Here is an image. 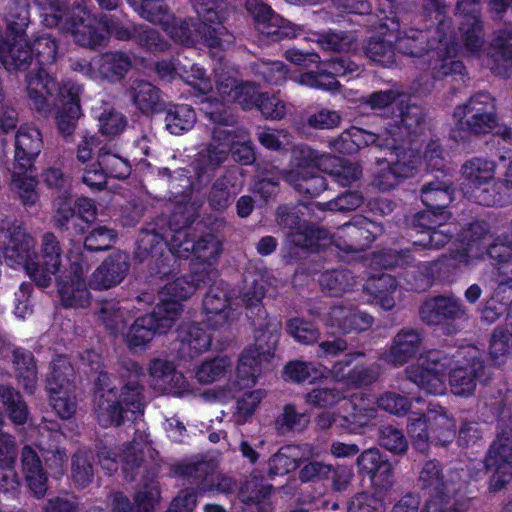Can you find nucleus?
Masks as SVG:
<instances>
[{"mask_svg": "<svg viewBox=\"0 0 512 512\" xmlns=\"http://www.w3.org/2000/svg\"><path fill=\"white\" fill-rule=\"evenodd\" d=\"M63 259L61 243L53 233L46 232L41 237L39 252H34L26 266V273L41 288L49 287L55 276L62 305L65 308H86L91 301L85 281L89 263L82 253L77 254L70 260L69 269L59 274Z\"/></svg>", "mask_w": 512, "mask_h": 512, "instance_id": "obj_1", "label": "nucleus"}, {"mask_svg": "<svg viewBox=\"0 0 512 512\" xmlns=\"http://www.w3.org/2000/svg\"><path fill=\"white\" fill-rule=\"evenodd\" d=\"M145 376L144 367L133 360L123 364L120 388L113 383L108 372H99L94 384V402L100 426L119 427L123 425L128 412L133 415L144 412Z\"/></svg>", "mask_w": 512, "mask_h": 512, "instance_id": "obj_2", "label": "nucleus"}, {"mask_svg": "<svg viewBox=\"0 0 512 512\" xmlns=\"http://www.w3.org/2000/svg\"><path fill=\"white\" fill-rule=\"evenodd\" d=\"M206 277L204 271H191L161 287L160 301L153 311L137 317L125 334L127 346L130 349L144 348L156 334H166L179 318L182 302L205 283Z\"/></svg>", "mask_w": 512, "mask_h": 512, "instance_id": "obj_3", "label": "nucleus"}, {"mask_svg": "<svg viewBox=\"0 0 512 512\" xmlns=\"http://www.w3.org/2000/svg\"><path fill=\"white\" fill-rule=\"evenodd\" d=\"M59 44L52 34L38 35L32 44L27 39L22 41L17 50L19 63L13 72L27 71L25 75L26 90L34 108L41 112L48 110V98L58 89V81L47 67L54 64L58 55ZM18 54V52H15Z\"/></svg>", "mask_w": 512, "mask_h": 512, "instance_id": "obj_4", "label": "nucleus"}, {"mask_svg": "<svg viewBox=\"0 0 512 512\" xmlns=\"http://www.w3.org/2000/svg\"><path fill=\"white\" fill-rule=\"evenodd\" d=\"M453 118L455 124L450 130V138L467 147L473 139L488 135L497 127L495 99L488 92H478L466 103L455 107Z\"/></svg>", "mask_w": 512, "mask_h": 512, "instance_id": "obj_5", "label": "nucleus"}, {"mask_svg": "<svg viewBox=\"0 0 512 512\" xmlns=\"http://www.w3.org/2000/svg\"><path fill=\"white\" fill-rule=\"evenodd\" d=\"M49 10L46 21L70 32L79 46L97 49L105 44L106 35L103 30L93 23H86L89 12L80 1L74 0L70 4L68 0H51Z\"/></svg>", "mask_w": 512, "mask_h": 512, "instance_id": "obj_6", "label": "nucleus"}, {"mask_svg": "<svg viewBox=\"0 0 512 512\" xmlns=\"http://www.w3.org/2000/svg\"><path fill=\"white\" fill-rule=\"evenodd\" d=\"M135 258L140 262L147 261L149 276L160 280L175 276L180 270L175 249L171 246V238L156 231L155 227L142 228L136 241Z\"/></svg>", "mask_w": 512, "mask_h": 512, "instance_id": "obj_7", "label": "nucleus"}, {"mask_svg": "<svg viewBox=\"0 0 512 512\" xmlns=\"http://www.w3.org/2000/svg\"><path fill=\"white\" fill-rule=\"evenodd\" d=\"M266 330L255 334L252 346L245 348L238 359L236 377L242 388L253 387L265 364L274 358L281 332L278 323H268Z\"/></svg>", "mask_w": 512, "mask_h": 512, "instance_id": "obj_8", "label": "nucleus"}, {"mask_svg": "<svg viewBox=\"0 0 512 512\" xmlns=\"http://www.w3.org/2000/svg\"><path fill=\"white\" fill-rule=\"evenodd\" d=\"M373 28L380 34H383L394 40L396 50L399 53L413 57L421 58L429 55L434 49L435 41L429 40L427 30L409 28L401 30L400 18L397 11H390L387 15L386 9H379L377 22Z\"/></svg>", "mask_w": 512, "mask_h": 512, "instance_id": "obj_9", "label": "nucleus"}, {"mask_svg": "<svg viewBox=\"0 0 512 512\" xmlns=\"http://www.w3.org/2000/svg\"><path fill=\"white\" fill-rule=\"evenodd\" d=\"M197 215L194 213L174 212L168 221V227L171 231V246L175 249L177 263L180 260H187L190 256L201 261H208L213 257L214 249L213 236L207 234L195 239L191 235V230Z\"/></svg>", "mask_w": 512, "mask_h": 512, "instance_id": "obj_10", "label": "nucleus"}, {"mask_svg": "<svg viewBox=\"0 0 512 512\" xmlns=\"http://www.w3.org/2000/svg\"><path fill=\"white\" fill-rule=\"evenodd\" d=\"M467 316L462 300L453 295H436L426 298L419 307V317L428 326L440 327L446 335L459 331L458 322Z\"/></svg>", "mask_w": 512, "mask_h": 512, "instance_id": "obj_11", "label": "nucleus"}, {"mask_svg": "<svg viewBox=\"0 0 512 512\" xmlns=\"http://www.w3.org/2000/svg\"><path fill=\"white\" fill-rule=\"evenodd\" d=\"M277 220L288 229V242L295 248L309 252H318L330 240L329 232L305 219L294 210L279 208Z\"/></svg>", "mask_w": 512, "mask_h": 512, "instance_id": "obj_12", "label": "nucleus"}, {"mask_svg": "<svg viewBox=\"0 0 512 512\" xmlns=\"http://www.w3.org/2000/svg\"><path fill=\"white\" fill-rule=\"evenodd\" d=\"M453 364V357L443 351L429 352L427 363L411 365L405 370L407 379L428 394L438 395L445 391V376Z\"/></svg>", "mask_w": 512, "mask_h": 512, "instance_id": "obj_13", "label": "nucleus"}, {"mask_svg": "<svg viewBox=\"0 0 512 512\" xmlns=\"http://www.w3.org/2000/svg\"><path fill=\"white\" fill-rule=\"evenodd\" d=\"M96 215L97 209L92 199L80 197L73 205L64 199L53 215V225L73 239L87 231Z\"/></svg>", "mask_w": 512, "mask_h": 512, "instance_id": "obj_14", "label": "nucleus"}, {"mask_svg": "<svg viewBox=\"0 0 512 512\" xmlns=\"http://www.w3.org/2000/svg\"><path fill=\"white\" fill-rule=\"evenodd\" d=\"M363 351H353L344 354L343 358L334 362L330 373L333 379L348 387L363 388L375 383L380 376V366L377 363L366 365L358 362L364 358Z\"/></svg>", "mask_w": 512, "mask_h": 512, "instance_id": "obj_15", "label": "nucleus"}, {"mask_svg": "<svg viewBox=\"0 0 512 512\" xmlns=\"http://www.w3.org/2000/svg\"><path fill=\"white\" fill-rule=\"evenodd\" d=\"M401 149L390 150L396 155V160L387 162L385 168H380L373 176L372 184L382 192L394 189L405 179L412 177L417 170L419 155L412 149H407L405 141L399 140Z\"/></svg>", "mask_w": 512, "mask_h": 512, "instance_id": "obj_16", "label": "nucleus"}, {"mask_svg": "<svg viewBox=\"0 0 512 512\" xmlns=\"http://www.w3.org/2000/svg\"><path fill=\"white\" fill-rule=\"evenodd\" d=\"M382 226L364 216H356L337 229L334 243L345 253L366 250L381 234Z\"/></svg>", "mask_w": 512, "mask_h": 512, "instance_id": "obj_17", "label": "nucleus"}, {"mask_svg": "<svg viewBox=\"0 0 512 512\" xmlns=\"http://www.w3.org/2000/svg\"><path fill=\"white\" fill-rule=\"evenodd\" d=\"M356 467L358 474L368 477L376 491L385 493L393 487V466L378 448L362 451L357 457Z\"/></svg>", "mask_w": 512, "mask_h": 512, "instance_id": "obj_18", "label": "nucleus"}, {"mask_svg": "<svg viewBox=\"0 0 512 512\" xmlns=\"http://www.w3.org/2000/svg\"><path fill=\"white\" fill-rule=\"evenodd\" d=\"M81 86L71 81L58 85L54 92L58 96L61 107L56 113V124L60 135L70 141L77 127L78 120L82 115L80 105Z\"/></svg>", "mask_w": 512, "mask_h": 512, "instance_id": "obj_19", "label": "nucleus"}, {"mask_svg": "<svg viewBox=\"0 0 512 512\" xmlns=\"http://www.w3.org/2000/svg\"><path fill=\"white\" fill-rule=\"evenodd\" d=\"M232 291L230 285L220 280L214 282L203 299L205 323L210 330H219L228 325L231 314Z\"/></svg>", "mask_w": 512, "mask_h": 512, "instance_id": "obj_20", "label": "nucleus"}, {"mask_svg": "<svg viewBox=\"0 0 512 512\" xmlns=\"http://www.w3.org/2000/svg\"><path fill=\"white\" fill-rule=\"evenodd\" d=\"M339 427L349 433H358L369 426L377 416V406L369 396L353 393L341 406Z\"/></svg>", "mask_w": 512, "mask_h": 512, "instance_id": "obj_21", "label": "nucleus"}, {"mask_svg": "<svg viewBox=\"0 0 512 512\" xmlns=\"http://www.w3.org/2000/svg\"><path fill=\"white\" fill-rule=\"evenodd\" d=\"M42 148L43 139L40 130L28 124L21 125L15 136L13 170L16 176L27 174L32 170Z\"/></svg>", "mask_w": 512, "mask_h": 512, "instance_id": "obj_22", "label": "nucleus"}, {"mask_svg": "<svg viewBox=\"0 0 512 512\" xmlns=\"http://www.w3.org/2000/svg\"><path fill=\"white\" fill-rule=\"evenodd\" d=\"M486 253L492 264L497 268L495 280L497 286L494 288V297H501L502 300L510 301L512 298V277L507 275V270L512 259V239L508 236H498L491 242Z\"/></svg>", "mask_w": 512, "mask_h": 512, "instance_id": "obj_23", "label": "nucleus"}, {"mask_svg": "<svg viewBox=\"0 0 512 512\" xmlns=\"http://www.w3.org/2000/svg\"><path fill=\"white\" fill-rule=\"evenodd\" d=\"M423 334L413 328H402L393 338L389 349L380 354V360L395 367L414 358L420 350Z\"/></svg>", "mask_w": 512, "mask_h": 512, "instance_id": "obj_24", "label": "nucleus"}, {"mask_svg": "<svg viewBox=\"0 0 512 512\" xmlns=\"http://www.w3.org/2000/svg\"><path fill=\"white\" fill-rule=\"evenodd\" d=\"M130 269V258L125 252L110 254L93 272L89 287L94 290L109 289L120 284Z\"/></svg>", "mask_w": 512, "mask_h": 512, "instance_id": "obj_25", "label": "nucleus"}, {"mask_svg": "<svg viewBox=\"0 0 512 512\" xmlns=\"http://www.w3.org/2000/svg\"><path fill=\"white\" fill-rule=\"evenodd\" d=\"M373 324V317L356 307L334 305L330 308L325 325L335 328L341 334L360 333L368 330Z\"/></svg>", "mask_w": 512, "mask_h": 512, "instance_id": "obj_26", "label": "nucleus"}, {"mask_svg": "<svg viewBox=\"0 0 512 512\" xmlns=\"http://www.w3.org/2000/svg\"><path fill=\"white\" fill-rule=\"evenodd\" d=\"M418 482L420 488L429 495L428 499L437 498V500L443 501L448 499H464L458 493H452L449 482L444 478L443 467L436 459L428 460L424 463Z\"/></svg>", "mask_w": 512, "mask_h": 512, "instance_id": "obj_27", "label": "nucleus"}, {"mask_svg": "<svg viewBox=\"0 0 512 512\" xmlns=\"http://www.w3.org/2000/svg\"><path fill=\"white\" fill-rule=\"evenodd\" d=\"M129 98L143 115L150 116L165 111L166 102L162 91L146 80H135L128 90Z\"/></svg>", "mask_w": 512, "mask_h": 512, "instance_id": "obj_28", "label": "nucleus"}, {"mask_svg": "<svg viewBox=\"0 0 512 512\" xmlns=\"http://www.w3.org/2000/svg\"><path fill=\"white\" fill-rule=\"evenodd\" d=\"M21 465L27 487L35 498H43L48 490L47 473L38 453L29 445L22 448Z\"/></svg>", "mask_w": 512, "mask_h": 512, "instance_id": "obj_29", "label": "nucleus"}, {"mask_svg": "<svg viewBox=\"0 0 512 512\" xmlns=\"http://www.w3.org/2000/svg\"><path fill=\"white\" fill-rule=\"evenodd\" d=\"M266 290L262 284L254 281L244 292L243 302L246 309V316L250 324L255 328V334L266 330L268 323H278L279 329L281 328L280 322L276 318L270 317L263 305Z\"/></svg>", "mask_w": 512, "mask_h": 512, "instance_id": "obj_30", "label": "nucleus"}, {"mask_svg": "<svg viewBox=\"0 0 512 512\" xmlns=\"http://www.w3.org/2000/svg\"><path fill=\"white\" fill-rule=\"evenodd\" d=\"M34 238L22 226H14L4 247V256L9 265H23L26 269L34 255Z\"/></svg>", "mask_w": 512, "mask_h": 512, "instance_id": "obj_31", "label": "nucleus"}, {"mask_svg": "<svg viewBox=\"0 0 512 512\" xmlns=\"http://www.w3.org/2000/svg\"><path fill=\"white\" fill-rule=\"evenodd\" d=\"M430 436L429 445L448 446L456 436V424L447 410L439 403L429 402Z\"/></svg>", "mask_w": 512, "mask_h": 512, "instance_id": "obj_32", "label": "nucleus"}, {"mask_svg": "<svg viewBox=\"0 0 512 512\" xmlns=\"http://www.w3.org/2000/svg\"><path fill=\"white\" fill-rule=\"evenodd\" d=\"M485 366L479 359L473 358L464 366L448 370L451 391L457 396H469L475 391L477 380L484 374Z\"/></svg>", "mask_w": 512, "mask_h": 512, "instance_id": "obj_33", "label": "nucleus"}, {"mask_svg": "<svg viewBox=\"0 0 512 512\" xmlns=\"http://www.w3.org/2000/svg\"><path fill=\"white\" fill-rule=\"evenodd\" d=\"M258 471H253L251 477L240 488L239 498L248 505L255 506L257 512H272L271 494L274 490L273 485L264 483Z\"/></svg>", "mask_w": 512, "mask_h": 512, "instance_id": "obj_34", "label": "nucleus"}, {"mask_svg": "<svg viewBox=\"0 0 512 512\" xmlns=\"http://www.w3.org/2000/svg\"><path fill=\"white\" fill-rule=\"evenodd\" d=\"M98 75L110 83L125 78L132 67L131 58L123 51H108L95 57Z\"/></svg>", "mask_w": 512, "mask_h": 512, "instance_id": "obj_35", "label": "nucleus"}, {"mask_svg": "<svg viewBox=\"0 0 512 512\" xmlns=\"http://www.w3.org/2000/svg\"><path fill=\"white\" fill-rule=\"evenodd\" d=\"M398 286L395 276L380 272L371 274L364 284V290L382 309L388 311L395 306L393 293Z\"/></svg>", "mask_w": 512, "mask_h": 512, "instance_id": "obj_36", "label": "nucleus"}, {"mask_svg": "<svg viewBox=\"0 0 512 512\" xmlns=\"http://www.w3.org/2000/svg\"><path fill=\"white\" fill-rule=\"evenodd\" d=\"M175 475L186 479L190 484L196 485L199 492H207L213 490L214 483V467L208 461H197L191 463H177L172 466Z\"/></svg>", "mask_w": 512, "mask_h": 512, "instance_id": "obj_37", "label": "nucleus"}, {"mask_svg": "<svg viewBox=\"0 0 512 512\" xmlns=\"http://www.w3.org/2000/svg\"><path fill=\"white\" fill-rule=\"evenodd\" d=\"M470 9V12H459L463 14L459 32L464 48L471 54H478L485 43L484 27L476 8Z\"/></svg>", "mask_w": 512, "mask_h": 512, "instance_id": "obj_38", "label": "nucleus"}, {"mask_svg": "<svg viewBox=\"0 0 512 512\" xmlns=\"http://www.w3.org/2000/svg\"><path fill=\"white\" fill-rule=\"evenodd\" d=\"M75 371L68 358L58 355L50 365V372L46 378L48 393H62L75 390Z\"/></svg>", "mask_w": 512, "mask_h": 512, "instance_id": "obj_39", "label": "nucleus"}, {"mask_svg": "<svg viewBox=\"0 0 512 512\" xmlns=\"http://www.w3.org/2000/svg\"><path fill=\"white\" fill-rule=\"evenodd\" d=\"M452 183L435 180L425 183L420 190V199L426 208L440 213H449L447 207L454 199Z\"/></svg>", "mask_w": 512, "mask_h": 512, "instance_id": "obj_40", "label": "nucleus"}, {"mask_svg": "<svg viewBox=\"0 0 512 512\" xmlns=\"http://www.w3.org/2000/svg\"><path fill=\"white\" fill-rule=\"evenodd\" d=\"M12 363L19 382L24 390L34 393L37 386L38 369L33 353L23 347H16L12 351Z\"/></svg>", "mask_w": 512, "mask_h": 512, "instance_id": "obj_41", "label": "nucleus"}, {"mask_svg": "<svg viewBox=\"0 0 512 512\" xmlns=\"http://www.w3.org/2000/svg\"><path fill=\"white\" fill-rule=\"evenodd\" d=\"M199 22L222 25L236 12L227 0H191Z\"/></svg>", "mask_w": 512, "mask_h": 512, "instance_id": "obj_42", "label": "nucleus"}, {"mask_svg": "<svg viewBox=\"0 0 512 512\" xmlns=\"http://www.w3.org/2000/svg\"><path fill=\"white\" fill-rule=\"evenodd\" d=\"M217 90L221 95L232 96L234 102L243 110L256 108L261 93L257 87L250 83L237 84L235 79L228 77L225 82L217 81Z\"/></svg>", "mask_w": 512, "mask_h": 512, "instance_id": "obj_43", "label": "nucleus"}, {"mask_svg": "<svg viewBox=\"0 0 512 512\" xmlns=\"http://www.w3.org/2000/svg\"><path fill=\"white\" fill-rule=\"evenodd\" d=\"M496 163L485 157H473L462 165V176L475 188V195L494 179Z\"/></svg>", "mask_w": 512, "mask_h": 512, "instance_id": "obj_44", "label": "nucleus"}, {"mask_svg": "<svg viewBox=\"0 0 512 512\" xmlns=\"http://www.w3.org/2000/svg\"><path fill=\"white\" fill-rule=\"evenodd\" d=\"M287 177L294 189L306 198H316L328 187L327 180L320 174L319 169L290 171Z\"/></svg>", "mask_w": 512, "mask_h": 512, "instance_id": "obj_45", "label": "nucleus"}, {"mask_svg": "<svg viewBox=\"0 0 512 512\" xmlns=\"http://www.w3.org/2000/svg\"><path fill=\"white\" fill-rule=\"evenodd\" d=\"M326 367L319 363L292 360L285 364L283 376L296 384H316L325 378Z\"/></svg>", "mask_w": 512, "mask_h": 512, "instance_id": "obj_46", "label": "nucleus"}, {"mask_svg": "<svg viewBox=\"0 0 512 512\" xmlns=\"http://www.w3.org/2000/svg\"><path fill=\"white\" fill-rule=\"evenodd\" d=\"M236 195L235 177L231 174H224L213 182L207 196V201L213 211L223 212L234 201Z\"/></svg>", "mask_w": 512, "mask_h": 512, "instance_id": "obj_47", "label": "nucleus"}, {"mask_svg": "<svg viewBox=\"0 0 512 512\" xmlns=\"http://www.w3.org/2000/svg\"><path fill=\"white\" fill-rule=\"evenodd\" d=\"M203 325L207 326L205 320L202 323H189L180 332L183 334L180 349L186 351L190 357L200 355L211 346L212 336Z\"/></svg>", "mask_w": 512, "mask_h": 512, "instance_id": "obj_48", "label": "nucleus"}, {"mask_svg": "<svg viewBox=\"0 0 512 512\" xmlns=\"http://www.w3.org/2000/svg\"><path fill=\"white\" fill-rule=\"evenodd\" d=\"M166 129L174 135L190 130L196 122V113L188 104H166Z\"/></svg>", "mask_w": 512, "mask_h": 512, "instance_id": "obj_49", "label": "nucleus"}, {"mask_svg": "<svg viewBox=\"0 0 512 512\" xmlns=\"http://www.w3.org/2000/svg\"><path fill=\"white\" fill-rule=\"evenodd\" d=\"M346 131L358 146V150H361L362 148L368 147L370 145H374L380 149L387 150L401 149L399 140L390 130L386 131L383 135H379L356 126H351L350 128L346 129Z\"/></svg>", "mask_w": 512, "mask_h": 512, "instance_id": "obj_50", "label": "nucleus"}, {"mask_svg": "<svg viewBox=\"0 0 512 512\" xmlns=\"http://www.w3.org/2000/svg\"><path fill=\"white\" fill-rule=\"evenodd\" d=\"M129 6L144 20L153 24H167L172 13L165 0H126Z\"/></svg>", "mask_w": 512, "mask_h": 512, "instance_id": "obj_51", "label": "nucleus"}, {"mask_svg": "<svg viewBox=\"0 0 512 512\" xmlns=\"http://www.w3.org/2000/svg\"><path fill=\"white\" fill-rule=\"evenodd\" d=\"M476 202L483 206L504 207L512 204V179L495 180L491 187L482 189L475 195Z\"/></svg>", "mask_w": 512, "mask_h": 512, "instance_id": "obj_52", "label": "nucleus"}, {"mask_svg": "<svg viewBox=\"0 0 512 512\" xmlns=\"http://www.w3.org/2000/svg\"><path fill=\"white\" fill-rule=\"evenodd\" d=\"M0 401L11 422L23 425L28 418V407L21 393L9 385H0Z\"/></svg>", "mask_w": 512, "mask_h": 512, "instance_id": "obj_53", "label": "nucleus"}, {"mask_svg": "<svg viewBox=\"0 0 512 512\" xmlns=\"http://www.w3.org/2000/svg\"><path fill=\"white\" fill-rule=\"evenodd\" d=\"M198 24L195 19H177L172 14V20L162 27L163 30L175 41L187 47L197 46Z\"/></svg>", "mask_w": 512, "mask_h": 512, "instance_id": "obj_54", "label": "nucleus"}, {"mask_svg": "<svg viewBox=\"0 0 512 512\" xmlns=\"http://www.w3.org/2000/svg\"><path fill=\"white\" fill-rule=\"evenodd\" d=\"M404 268L400 277L406 290L421 293L433 286V276L428 262H420L417 265L411 263Z\"/></svg>", "mask_w": 512, "mask_h": 512, "instance_id": "obj_55", "label": "nucleus"}, {"mask_svg": "<svg viewBox=\"0 0 512 512\" xmlns=\"http://www.w3.org/2000/svg\"><path fill=\"white\" fill-rule=\"evenodd\" d=\"M354 276L348 269L325 270L319 277V284L330 296H341L354 285Z\"/></svg>", "mask_w": 512, "mask_h": 512, "instance_id": "obj_56", "label": "nucleus"}, {"mask_svg": "<svg viewBox=\"0 0 512 512\" xmlns=\"http://www.w3.org/2000/svg\"><path fill=\"white\" fill-rule=\"evenodd\" d=\"M493 50L488 58L491 72L495 76L509 78L512 74V45L505 39L497 38L494 40Z\"/></svg>", "mask_w": 512, "mask_h": 512, "instance_id": "obj_57", "label": "nucleus"}, {"mask_svg": "<svg viewBox=\"0 0 512 512\" xmlns=\"http://www.w3.org/2000/svg\"><path fill=\"white\" fill-rule=\"evenodd\" d=\"M396 46L392 40L371 37L364 46V54L372 62L382 67H392L396 63Z\"/></svg>", "mask_w": 512, "mask_h": 512, "instance_id": "obj_58", "label": "nucleus"}, {"mask_svg": "<svg viewBox=\"0 0 512 512\" xmlns=\"http://www.w3.org/2000/svg\"><path fill=\"white\" fill-rule=\"evenodd\" d=\"M489 353L492 360L498 364L499 358L512 353V313H507L506 323L494 329L490 344Z\"/></svg>", "mask_w": 512, "mask_h": 512, "instance_id": "obj_59", "label": "nucleus"}, {"mask_svg": "<svg viewBox=\"0 0 512 512\" xmlns=\"http://www.w3.org/2000/svg\"><path fill=\"white\" fill-rule=\"evenodd\" d=\"M103 32L108 37L118 41H130L135 33L137 24L133 23L126 16L103 14L99 19Z\"/></svg>", "mask_w": 512, "mask_h": 512, "instance_id": "obj_60", "label": "nucleus"}, {"mask_svg": "<svg viewBox=\"0 0 512 512\" xmlns=\"http://www.w3.org/2000/svg\"><path fill=\"white\" fill-rule=\"evenodd\" d=\"M407 432L411 437L414 448L424 452L429 447L430 417L429 409L427 415L424 413L412 412L408 417Z\"/></svg>", "mask_w": 512, "mask_h": 512, "instance_id": "obj_61", "label": "nucleus"}, {"mask_svg": "<svg viewBox=\"0 0 512 512\" xmlns=\"http://www.w3.org/2000/svg\"><path fill=\"white\" fill-rule=\"evenodd\" d=\"M98 166L102 167L108 178L126 179L130 176L132 166L128 159L111 153L105 147L98 151Z\"/></svg>", "mask_w": 512, "mask_h": 512, "instance_id": "obj_62", "label": "nucleus"}, {"mask_svg": "<svg viewBox=\"0 0 512 512\" xmlns=\"http://www.w3.org/2000/svg\"><path fill=\"white\" fill-rule=\"evenodd\" d=\"M316 70L302 72L299 75V83L309 88L323 91H336L341 86L333 77L324 63H318Z\"/></svg>", "mask_w": 512, "mask_h": 512, "instance_id": "obj_63", "label": "nucleus"}, {"mask_svg": "<svg viewBox=\"0 0 512 512\" xmlns=\"http://www.w3.org/2000/svg\"><path fill=\"white\" fill-rule=\"evenodd\" d=\"M131 40L146 52H165L170 48L169 42L159 31L146 25H137Z\"/></svg>", "mask_w": 512, "mask_h": 512, "instance_id": "obj_64", "label": "nucleus"}]
</instances>
